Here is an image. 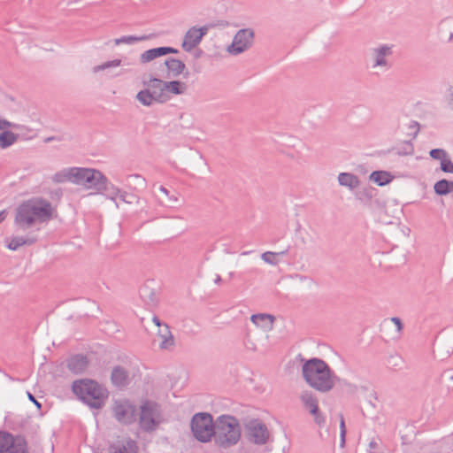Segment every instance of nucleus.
Masks as SVG:
<instances>
[{
  "mask_svg": "<svg viewBox=\"0 0 453 453\" xmlns=\"http://www.w3.org/2000/svg\"><path fill=\"white\" fill-rule=\"evenodd\" d=\"M56 210L42 197H34L22 202L16 210L14 222L22 230L32 227L35 223L50 220Z\"/></svg>",
  "mask_w": 453,
  "mask_h": 453,
  "instance_id": "nucleus-1",
  "label": "nucleus"
},
{
  "mask_svg": "<svg viewBox=\"0 0 453 453\" xmlns=\"http://www.w3.org/2000/svg\"><path fill=\"white\" fill-rule=\"evenodd\" d=\"M302 373L306 383L319 392H329L335 385L336 376L321 359L306 360L303 365Z\"/></svg>",
  "mask_w": 453,
  "mask_h": 453,
  "instance_id": "nucleus-2",
  "label": "nucleus"
},
{
  "mask_svg": "<svg viewBox=\"0 0 453 453\" xmlns=\"http://www.w3.org/2000/svg\"><path fill=\"white\" fill-rule=\"evenodd\" d=\"M241 425L238 419L230 415H222L216 419L215 443L221 448L235 445L241 438Z\"/></svg>",
  "mask_w": 453,
  "mask_h": 453,
  "instance_id": "nucleus-3",
  "label": "nucleus"
},
{
  "mask_svg": "<svg viewBox=\"0 0 453 453\" xmlns=\"http://www.w3.org/2000/svg\"><path fill=\"white\" fill-rule=\"evenodd\" d=\"M73 393L92 408L99 409L108 396L107 390L91 380H81L73 384Z\"/></svg>",
  "mask_w": 453,
  "mask_h": 453,
  "instance_id": "nucleus-4",
  "label": "nucleus"
},
{
  "mask_svg": "<svg viewBox=\"0 0 453 453\" xmlns=\"http://www.w3.org/2000/svg\"><path fill=\"white\" fill-rule=\"evenodd\" d=\"M216 420L206 412L196 413L191 419V431L196 440L208 442L214 437Z\"/></svg>",
  "mask_w": 453,
  "mask_h": 453,
  "instance_id": "nucleus-5",
  "label": "nucleus"
},
{
  "mask_svg": "<svg viewBox=\"0 0 453 453\" xmlns=\"http://www.w3.org/2000/svg\"><path fill=\"white\" fill-rule=\"evenodd\" d=\"M159 406L153 402H146L141 406L139 424L142 430L154 431L161 423Z\"/></svg>",
  "mask_w": 453,
  "mask_h": 453,
  "instance_id": "nucleus-6",
  "label": "nucleus"
},
{
  "mask_svg": "<svg viewBox=\"0 0 453 453\" xmlns=\"http://www.w3.org/2000/svg\"><path fill=\"white\" fill-rule=\"evenodd\" d=\"M254 31L251 28L240 29L234 36L232 43L227 47V52L239 55L250 49L254 42Z\"/></svg>",
  "mask_w": 453,
  "mask_h": 453,
  "instance_id": "nucleus-7",
  "label": "nucleus"
},
{
  "mask_svg": "<svg viewBox=\"0 0 453 453\" xmlns=\"http://www.w3.org/2000/svg\"><path fill=\"white\" fill-rule=\"evenodd\" d=\"M216 24H207L201 27H192L189 28L184 35L182 42V48L186 51H191L196 47L203 37L207 35L210 28L216 27Z\"/></svg>",
  "mask_w": 453,
  "mask_h": 453,
  "instance_id": "nucleus-8",
  "label": "nucleus"
},
{
  "mask_svg": "<svg viewBox=\"0 0 453 453\" xmlns=\"http://www.w3.org/2000/svg\"><path fill=\"white\" fill-rule=\"evenodd\" d=\"M393 55V45L381 44L371 50V57L372 60V68H382L388 70L391 64L388 58Z\"/></svg>",
  "mask_w": 453,
  "mask_h": 453,
  "instance_id": "nucleus-9",
  "label": "nucleus"
},
{
  "mask_svg": "<svg viewBox=\"0 0 453 453\" xmlns=\"http://www.w3.org/2000/svg\"><path fill=\"white\" fill-rule=\"evenodd\" d=\"M249 441L255 444L263 445L269 438V431L265 424L258 420H251L246 426Z\"/></svg>",
  "mask_w": 453,
  "mask_h": 453,
  "instance_id": "nucleus-10",
  "label": "nucleus"
},
{
  "mask_svg": "<svg viewBox=\"0 0 453 453\" xmlns=\"http://www.w3.org/2000/svg\"><path fill=\"white\" fill-rule=\"evenodd\" d=\"M300 400L304 409L313 417L314 422L319 426H323L325 417L319 411L317 396L310 391H304L301 394Z\"/></svg>",
  "mask_w": 453,
  "mask_h": 453,
  "instance_id": "nucleus-11",
  "label": "nucleus"
},
{
  "mask_svg": "<svg viewBox=\"0 0 453 453\" xmlns=\"http://www.w3.org/2000/svg\"><path fill=\"white\" fill-rule=\"evenodd\" d=\"M112 411L116 419L123 424H131L135 421V408L128 401H116Z\"/></svg>",
  "mask_w": 453,
  "mask_h": 453,
  "instance_id": "nucleus-12",
  "label": "nucleus"
},
{
  "mask_svg": "<svg viewBox=\"0 0 453 453\" xmlns=\"http://www.w3.org/2000/svg\"><path fill=\"white\" fill-rule=\"evenodd\" d=\"M143 85L156 98L157 103H165L169 100V96L165 94L164 81L157 78H151L148 81H143Z\"/></svg>",
  "mask_w": 453,
  "mask_h": 453,
  "instance_id": "nucleus-13",
  "label": "nucleus"
},
{
  "mask_svg": "<svg viewBox=\"0 0 453 453\" xmlns=\"http://www.w3.org/2000/svg\"><path fill=\"white\" fill-rule=\"evenodd\" d=\"M106 177L100 171L89 168L88 173L85 178L84 184L82 185L88 189H93L96 193H102L103 186L105 183Z\"/></svg>",
  "mask_w": 453,
  "mask_h": 453,
  "instance_id": "nucleus-14",
  "label": "nucleus"
},
{
  "mask_svg": "<svg viewBox=\"0 0 453 453\" xmlns=\"http://www.w3.org/2000/svg\"><path fill=\"white\" fill-rule=\"evenodd\" d=\"M178 52V50L173 47H158L145 50L143 53H142L140 59L142 63H148L157 58L165 56L166 54H175Z\"/></svg>",
  "mask_w": 453,
  "mask_h": 453,
  "instance_id": "nucleus-15",
  "label": "nucleus"
},
{
  "mask_svg": "<svg viewBox=\"0 0 453 453\" xmlns=\"http://www.w3.org/2000/svg\"><path fill=\"white\" fill-rule=\"evenodd\" d=\"M250 320L257 327L267 332L273 329L275 317L268 313H257L253 314Z\"/></svg>",
  "mask_w": 453,
  "mask_h": 453,
  "instance_id": "nucleus-16",
  "label": "nucleus"
},
{
  "mask_svg": "<svg viewBox=\"0 0 453 453\" xmlns=\"http://www.w3.org/2000/svg\"><path fill=\"white\" fill-rule=\"evenodd\" d=\"M140 297L144 303L150 308H154L158 303L157 295L153 288L148 284H144L139 290Z\"/></svg>",
  "mask_w": 453,
  "mask_h": 453,
  "instance_id": "nucleus-17",
  "label": "nucleus"
},
{
  "mask_svg": "<svg viewBox=\"0 0 453 453\" xmlns=\"http://www.w3.org/2000/svg\"><path fill=\"white\" fill-rule=\"evenodd\" d=\"M109 453H136V444L132 440H124L109 447Z\"/></svg>",
  "mask_w": 453,
  "mask_h": 453,
  "instance_id": "nucleus-18",
  "label": "nucleus"
},
{
  "mask_svg": "<svg viewBox=\"0 0 453 453\" xmlns=\"http://www.w3.org/2000/svg\"><path fill=\"white\" fill-rule=\"evenodd\" d=\"M111 379L116 387H124L129 383L127 372L120 366H117L112 370Z\"/></svg>",
  "mask_w": 453,
  "mask_h": 453,
  "instance_id": "nucleus-19",
  "label": "nucleus"
},
{
  "mask_svg": "<svg viewBox=\"0 0 453 453\" xmlns=\"http://www.w3.org/2000/svg\"><path fill=\"white\" fill-rule=\"evenodd\" d=\"M88 366V360L84 356L77 355L68 361L69 369L74 373L83 372Z\"/></svg>",
  "mask_w": 453,
  "mask_h": 453,
  "instance_id": "nucleus-20",
  "label": "nucleus"
},
{
  "mask_svg": "<svg viewBox=\"0 0 453 453\" xmlns=\"http://www.w3.org/2000/svg\"><path fill=\"white\" fill-rule=\"evenodd\" d=\"M89 168L84 167H70V181L76 185L82 186L85 181V178L88 173Z\"/></svg>",
  "mask_w": 453,
  "mask_h": 453,
  "instance_id": "nucleus-21",
  "label": "nucleus"
},
{
  "mask_svg": "<svg viewBox=\"0 0 453 453\" xmlns=\"http://www.w3.org/2000/svg\"><path fill=\"white\" fill-rule=\"evenodd\" d=\"M338 182L341 186L354 189L359 186V179L357 175L350 173H341L338 175Z\"/></svg>",
  "mask_w": 453,
  "mask_h": 453,
  "instance_id": "nucleus-22",
  "label": "nucleus"
},
{
  "mask_svg": "<svg viewBox=\"0 0 453 453\" xmlns=\"http://www.w3.org/2000/svg\"><path fill=\"white\" fill-rule=\"evenodd\" d=\"M165 94L182 95L187 90L185 82L180 81H165Z\"/></svg>",
  "mask_w": 453,
  "mask_h": 453,
  "instance_id": "nucleus-23",
  "label": "nucleus"
},
{
  "mask_svg": "<svg viewBox=\"0 0 453 453\" xmlns=\"http://www.w3.org/2000/svg\"><path fill=\"white\" fill-rule=\"evenodd\" d=\"M370 180L379 186H384L392 181L393 176L387 171H374L370 174Z\"/></svg>",
  "mask_w": 453,
  "mask_h": 453,
  "instance_id": "nucleus-24",
  "label": "nucleus"
},
{
  "mask_svg": "<svg viewBox=\"0 0 453 453\" xmlns=\"http://www.w3.org/2000/svg\"><path fill=\"white\" fill-rule=\"evenodd\" d=\"M36 242L34 237L25 238L22 236L12 237L10 242H7V248L11 250H17L23 245H31Z\"/></svg>",
  "mask_w": 453,
  "mask_h": 453,
  "instance_id": "nucleus-25",
  "label": "nucleus"
},
{
  "mask_svg": "<svg viewBox=\"0 0 453 453\" xmlns=\"http://www.w3.org/2000/svg\"><path fill=\"white\" fill-rule=\"evenodd\" d=\"M167 70L173 73V76L180 75L185 69V64L179 59L170 58L165 60Z\"/></svg>",
  "mask_w": 453,
  "mask_h": 453,
  "instance_id": "nucleus-26",
  "label": "nucleus"
},
{
  "mask_svg": "<svg viewBox=\"0 0 453 453\" xmlns=\"http://www.w3.org/2000/svg\"><path fill=\"white\" fill-rule=\"evenodd\" d=\"M135 98L137 101L144 106H151L157 103L156 98L150 94V92L145 88L140 90Z\"/></svg>",
  "mask_w": 453,
  "mask_h": 453,
  "instance_id": "nucleus-27",
  "label": "nucleus"
},
{
  "mask_svg": "<svg viewBox=\"0 0 453 453\" xmlns=\"http://www.w3.org/2000/svg\"><path fill=\"white\" fill-rule=\"evenodd\" d=\"M150 38V35H141V36H136V35H124V36H121L119 38H116L114 40V43L115 45H119V44H134L135 42H142V41H145V40H148Z\"/></svg>",
  "mask_w": 453,
  "mask_h": 453,
  "instance_id": "nucleus-28",
  "label": "nucleus"
},
{
  "mask_svg": "<svg viewBox=\"0 0 453 453\" xmlns=\"http://www.w3.org/2000/svg\"><path fill=\"white\" fill-rule=\"evenodd\" d=\"M18 139V135L11 131H3L0 134V148L6 149L12 145Z\"/></svg>",
  "mask_w": 453,
  "mask_h": 453,
  "instance_id": "nucleus-29",
  "label": "nucleus"
},
{
  "mask_svg": "<svg viewBox=\"0 0 453 453\" xmlns=\"http://www.w3.org/2000/svg\"><path fill=\"white\" fill-rule=\"evenodd\" d=\"M101 331L107 337L117 338L115 334L119 332V327L114 321H106L101 325Z\"/></svg>",
  "mask_w": 453,
  "mask_h": 453,
  "instance_id": "nucleus-30",
  "label": "nucleus"
},
{
  "mask_svg": "<svg viewBox=\"0 0 453 453\" xmlns=\"http://www.w3.org/2000/svg\"><path fill=\"white\" fill-rule=\"evenodd\" d=\"M6 453H27L26 442L23 439H14L12 437V442L8 449H5Z\"/></svg>",
  "mask_w": 453,
  "mask_h": 453,
  "instance_id": "nucleus-31",
  "label": "nucleus"
},
{
  "mask_svg": "<svg viewBox=\"0 0 453 453\" xmlns=\"http://www.w3.org/2000/svg\"><path fill=\"white\" fill-rule=\"evenodd\" d=\"M288 249L280 252L265 251L261 255V258L269 265H276L279 263V261L276 259V257L284 256L288 254Z\"/></svg>",
  "mask_w": 453,
  "mask_h": 453,
  "instance_id": "nucleus-32",
  "label": "nucleus"
},
{
  "mask_svg": "<svg viewBox=\"0 0 453 453\" xmlns=\"http://www.w3.org/2000/svg\"><path fill=\"white\" fill-rule=\"evenodd\" d=\"M450 180L442 179L434 185V190L438 196H447L449 194Z\"/></svg>",
  "mask_w": 453,
  "mask_h": 453,
  "instance_id": "nucleus-33",
  "label": "nucleus"
},
{
  "mask_svg": "<svg viewBox=\"0 0 453 453\" xmlns=\"http://www.w3.org/2000/svg\"><path fill=\"white\" fill-rule=\"evenodd\" d=\"M103 186L104 188H102V193L106 192V196L111 200H115L120 193V189L112 183L109 182L107 178L105 183Z\"/></svg>",
  "mask_w": 453,
  "mask_h": 453,
  "instance_id": "nucleus-34",
  "label": "nucleus"
},
{
  "mask_svg": "<svg viewBox=\"0 0 453 453\" xmlns=\"http://www.w3.org/2000/svg\"><path fill=\"white\" fill-rule=\"evenodd\" d=\"M444 342H440L439 344L434 346V352L440 357V358H446L449 356V354L453 351V346L447 347L444 344Z\"/></svg>",
  "mask_w": 453,
  "mask_h": 453,
  "instance_id": "nucleus-35",
  "label": "nucleus"
},
{
  "mask_svg": "<svg viewBox=\"0 0 453 453\" xmlns=\"http://www.w3.org/2000/svg\"><path fill=\"white\" fill-rule=\"evenodd\" d=\"M12 435L8 434V433H4V432H0V453H3L5 451L6 449H8V447H10L12 445Z\"/></svg>",
  "mask_w": 453,
  "mask_h": 453,
  "instance_id": "nucleus-36",
  "label": "nucleus"
},
{
  "mask_svg": "<svg viewBox=\"0 0 453 453\" xmlns=\"http://www.w3.org/2000/svg\"><path fill=\"white\" fill-rule=\"evenodd\" d=\"M120 65H121V60L120 59H114V60L107 61V62H104V63H103L101 65L94 66L93 72L94 73H98L100 71H104V70L111 68V67L119 66Z\"/></svg>",
  "mask_w": 453,
  "mask_h": 453,
  "instance_id": "nucleus-37",
  "label": "nucleus"
},
{
  "mask_svg": "<svg viewBox=\"0 0 453 453\" xmlns=\"http://www.w3.org/2000/svg\"><path fill=\"white\" fill-rule=\"evenodd\" d=\"M52 180L56 183H62L67 180L70 181L69 168L64 169L61 172L56 173L52 176Z\"/></svg>",
  "mask_w": 453,
  "mask_h": 453,
  "instance_id": "nucleus-38",
  "label": "nucleus"
},
{
  "mask_svg": "<svg viewBox=\"0 0 453 453\" xmlns=\"http://www.w3.org/2000/svg\"><path fill=\"white\" fill-rule=\"evenodd\" d=\"M157 334L161 340H173V336L170 331L169 326L167 324H163L159 327H157Z\"/></svg>",
  "mask_w": 453,
  "mask_h": 453,
  "instance_id": "nucleus-39",
  "label": "nucleus"
},
{
  "mask_svg": "<svg viewBox=\"0 0 453 453\" xmlns=\"http://www.w3.org/2000/svg\"><path fill=\"white\" fill-rule=\"evenodd\" d=\"M429 155L432 158L441 160H445L448 157V153L443 149H433L430 150Z\"/></svg>",
  "mask_w": 453,
  "mask_h": 453,
  "instance_id": "nucleus-40",
  "label": "nucleus"
},
{
  "mask_svg": "<svg viewBox=\"0 0 453 453\" xmlns=\"http://www.w3.org/2000/svg\"><path fill=\"white\" fill-rule=\"evenodd\" d=\"M413 152H414V148H413L412 143L410 142H405L403 150H398L396 154L399 156H406V155H412Z\"/></svg>",
  "mask_w": 453,
  "mask_h": 453,
  "instance_id": "nucleus-41",
  "label": "nucleus"
},
{
  "mask_svg": "<svg viewBox=\"0 0 453 453\" xmlns=\"http://www.w3.org/2000/svg\"><path fill=\"white\" fill-rule=\"evenodd\" d=\"M441 170L444 173H453V163L449 157L441 162Z\"/></svg>",
  "mask_w": 453,
  "mask_h": 453,
  "instance_id": "nucleus-42",
  "label": "nucleus"
},
{
  "mask_svg": "<svg viewBox=\"0 0 453 453\" xmlns=\"http://www.w3.org/2000/svg\"><path fill=\"white\" fill-rule=\"evenodd\" d=\"M159 190L168 197V199L171 203L178 202V200H179L178 196L177 195H170L167 188H165L164 186H160Z\"/></svg>",
  "mask_w": 453,
  "mask_h": 453,
  "instance_id": "nucleus-43",
  "label": "nucleus"
},
{
  "mask_svg": "<svg viewBox=\"0 0 453 453\" xmlns=\"http://www.w3.org/2000/svg\"><path fill=\"white\" fill-rule=\"evenodd\" d=\"M408 128L412 132L413 137H416L419 132V124L418 121L411 120Z\"/></svg>",
  "mask_w": 453,
  "mask_h": 453,
  "instance_id": "nucleus-44",
  "label": "nucleus"
},
{
  "mask_svg": "<svg viewBox=\"0 0 453 453\" xmlns=\"http://www.w3.org/2000/svg\"><path fill=\"white\" fill-rule=\"evenodd\" d=\"M174 346V342H160L158 349L161 350H172Z\"/></svg>",
  "mask_w": 453,
  "mask_h": 453,
  "instance_id": "nucleus-45",
  "label": "nucleus"
},
{
  "mask_svg": "<svg viewBox=\"0 0 453 453\" xmlns=\"http://www.w3.org/2000/svg\"><path fill=\"white\" fill-rule=\"evenodd\" d=\"M118 196L120 198L121 201L127 203H133V201L128 198H134V196L133 195H129L126 191H122V190H120V193L119 194Z\"/></svg>",
  "mask_w": 453,
  "mask_h": 453,
  "instance_id": "nucleus-46",
  "label": "nucleus"
},
{
  "mask_svg": "<svg viewBox=\"0 0 453 453\" xmlns=\"http://www.w3.org/2000/svg\"><path fill=\"white\" fill-rule=\"evenodd\" d=\"M9 127L17 128L18 125L9 122L5 119H0V130H4L5 128H9Z\"/></svg>",
  "mask_w": 453,
  "mask_h": 453,
  "instance_id": "nucleus-47",
  "label": "nucleus"
},
{
  "mask_svg": "<svg viewBox=\"0 0 453 453\" xmlns=\"http://www.w3.org/2000/svg\"><path fill=\"white\" fill-rule=\"evenodd\" d=\"M390 320L395 325L397 332L398 333L402 332V330L403 328V324L402 320L397 317H392L390 319Z\"/></svg>",
  "mask_w": 453,
  "mask_h": 453,
  "instance_id": "nucleus-48",
  "label": "nucleus"
},
{
  "mask_svg": "<svg viewBox=\"0 0 453 453\" xmlns=\"http://www.w3.org/2000/svg\"><path fill=\"white\" fill-rule=\"evenodd\" d=\"M27 397L31 402H33L36 405L38 409L41 408V403L35 398V396L30 392H27Z\"/></svg>",
  "mask_w": 453,
  "mask_h": 453,
  "instance_id": "nucleus-49",
  "label": "nucleus"
},
{
  "mask_svg": "<svg viewBox=\"0 0 453 453\" xmlns=\"http://www.w3.org/2000/svg\"><path fill=\"white\" fill-rule=\"evenodd\" d=\"M62 194H63L62 190L60 188H58V189H57V190H55V191L50 193V197L51 198L56 197L57 199H60V197L62 196Z\"/></svg>",
  "mask_w": 453,
  "mask_h": 453,
  "instance_id": "nucleus-50",
  "label": "nucleus"
},
{
  "mask_svg": "<svg viewBox=\"0 0 453 453\" xmlns=\"http://www.w3.org/2000/svg\"><path fill=\"white\" fill-rule=\"evenodd\" d=\"M340 433H347L346 426H345V421L342 416H341L340 418Z\"/></svg>",
  "mask_w": 453,
  "mask_h": 453,
  "instance_id": "nucleus-51",
  "label": "nucleus"
},
{
  "mask_svg": "<svg viewBox=\"0 0 453 453\" xmlns=\"http://www.w3.org/2000/svg\"><path fill=\"white\" fill-rule=\"evenodd\" d=\"M74 322L75 321L72 318L68 319L65 323V327L69 330H72L73 328Z\"/></svg>",
  "mask_w": 453,
  "mask_h": 453,
  "instance_id": "nucleus-52",
  "label": "nucleus"
},
{
  "mask_svg": "<svg viewBox=\"0 0 453 453\" xmlns=\"http://www.w3.org/2000/svg\"><path fill=\"white\" fill-rule=\"evenodd\" d=\"M345 437L346 433H340V447L343 448L345 446Z\"/></svg>",
  "mask_w": 453,
  "mask_h": 453,
  "instance_id": "nucleus-53",
  "label": "nucleus"
},
{
  "mask_svg": "<svg viewBox=\"0 0 453 453\" xmlns=\"http://www.w3.org/2000/svg\"><path fill=\"white\" fill-rule=\"evenodd\" d=\"M152 321L154 322V324L157 327H159L160 326H162L164 324V323H161V321L159 320V319L157 316L153 317Z\"/></svg>",
  "mask_w": 453,
  "mask_h": 453,
  "instance_id": "nucleus-54",
  "label": "nucleus"
},
{
  "mask_svg": "<svg viewBox=\"0 0 453 453\" xmlns=\"http://www.w3.org/2000/svg\"><path fill=\"white\" fill-rule=\"evenodd\" d=\"M6 215L7 213L5 210L0 211V223H2L5 219Z\"/></svg>",
  "mask_w": 453,
  "mask_h": 453,
  "instance_id": "nucleus-55",
  "label": "nucleus"
},
{
  "mask_svg": "<svg viewBox=\"0 0 453 453\" xmlns=\"http://www.w3.org/2000/svg\"><path fill=\"white\" fill-rule=\"evenodd\" d=\"M249 345L246 346V348L250 350H256V346L254 342H249Z\"/></svg>",
  "mask_w": 453,
  "mask_h": 453,
  "instance_id": "nucleus-56",
  "label": "nucleus"
},
{
  "mask_svg": "<svg viewBox=\"0 0 453 453\" xmlns=\"http://www.w3.org/2000/svg\"><path fill=\"white\" fill-rule=\"evenodd\" d=\"M240 453H253V452L248 448H242L240 450Z\"/></svg>",
  "mask_w": 453,
  "mask_h": 453,
  "instance_id": "nucleus-57",
  "label": "nucleus"
},
{
  "mask_svg": "<svg viewBox=\"0 0 453 453\" xmlns=\"http://www.w3.org/2000/svg\"><path fill=\"white\" fill-rule=\"evenodd\" d=\"M214 282H215L216 284H219V283H220V282H221V277H220V275H217V276H216V278H215V280H214Z\"/></svg>",
  "mask_w": 453,
  "mask_h": 453,
  "instance_id": "nucleus-58",
  "label": "nucleus"
},
{
  "mask_svg": "<svg viewBox=\"0 0 453 453\" xmlns=\"http://www.w3.org/2000/svg\"><path fill=\"white\" fill-rule=\"evenodd\" d=\"M450 100L453 101V87L449 88Z\"/></svg>",
  "mask_w": 453,
  "mask_h": 453,
  "instance_id": "nucleus-59",
  "label": "nucleus"
},
{
  "mask_svg": "<svg viewBox=\"0 0 453 453\" xmlns=\"http://www.w3.org/2000/svg\"><path fill=\"white\" fill-rule=\"evenodd\" d=\"M453 192V180H450L449 193Z\"/></svg>",
  "mask_w": 453,
  "mask_h": 453,
  "instance_id": "nucleus-60",
  "label": "nucleus"
},
{
  "mask_svg": "<svg viewBox=\"0 0 453 453\" xmlns=\"http://www.w3.org/2000/svg\"><path fill=\"white\" fill-rule=\"evenodd\" d=\"M54 140V137H49L46 139V142H50V141H53Z\"/></svg>",
  "mask_w": 453,
  "mask_h": 453,
  "instance_id": "nucleus-61",
  "label": "nucleus"
},
{
  "mask_svg": "<svg viewBox=\"0 0 453 453\" xmlns=\"http://www.w3.org/2000/svg\"><path fill=\"white\" fill-rule=\"evenodd\" d=\"M449 379L451 380L452 385H453V374H450V375L449 376Z\"/></svg>",
  "mask_w": 453,
  "mask_h": 453,
  "instance_id": "nucleus-62",
  "label": "nucleus"
},
{
  "mask_svg": "<svg viewBox=\"0 0 453 453\" xmlns=\"http://www.w3.org/2000/svg\"><path fill=\"white\" fill-rule=\"evenodd\" d=\"M217 25H225V22L224 21H219V23Z\"/></svg>",
  "mask_w": 453,
  "mask_h": 453,
  "instance_id": "nucleus-63",
  "label": "nucleus"
}]
</instances>
